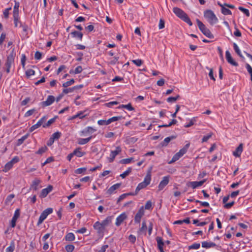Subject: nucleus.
Here are the masks:
<instances>
[{
  "label": "nucleus",
  "instance_id": "nucleus-2",
  "mask_svg": "<svg viewBox=\"0 0 252 252\" xmlns=\"http://www.w3.org/2000/svg\"><path fill=\"white\" fill-rule=\"evenodd\" d=\"M151 180V171L149 170L147 175H146L144 180L143 182L139 183L136 188V193L138 192L142 189L146 188L148 185L150 184Z\"/></svg>",
  "mask_w": 252,
  "mask_h": 252
},
{
  "label": "nucleus",
  "instance_id": "nucleus-41",
  "mask_svg": "<svg viewBox=\"0 0 252 252\" xmlns=\"http://www.w3.org/2000/svg\"><path fill=\"white\" fill-rule=\"evenodd\" d=\"M74 80L73 79H72L70 80L63 83V87L64 88H67V87L72 85L74 83Z\"/></svg>",
  "mask_w": 252,
  "mask_h": 252
},
{
  "label": "nucleus",
  "instance_id": "nucleus-9",
  "mask_svg": "<svg viewBox=\"0 0 252 252\" xmlns=\"http://www.w3.org/2000/svg\"><path fill=\"white\" fill-rule=\"evenodd\" d=\"M206 181V179H204L199 182L197 181H192L189 182L187 183V186L188 187H191L192 189H195L197 187H200L203 185V184Z\"/></svg>",
  "mask_w": 252,
  "mask_h": 252
},
{
  "label": "nucleus",
  "instance_id": "nucleus-13",
  "mask_svg": "<svg viewBox=\"0 0 252 252\" xmlns=\"http://www.w3.org/2000/svg\"><path fill=\"white\" fill-rule=\"evenodd\" d=\"M127 218V215L125 213L121 214L116 219L115 224L116 226H120L122 223Z\"/></svg>",
  "mask_w": 252,
  "mask_h": 252
},
{
  "label": "nucleus",
  "instance_id": "nucleus-25",
  "mask_svg": "<svg viewBox=\"0 0 252 252\" xmlns=\"http://www.w3.org/2000/svg\"><path fill=\"white\" fill-rule=\"evenodd\" d=\"M73 153L74 155H75L78 157H81L85 154V152H83L81 151V148H78L76 149L73 152Z\"/></svg>",
  "mask_w": 252,
  "mask_h": 252
},
{
  "label": "nucleus",
  "instance_id": "nucleus-7",
  "mask_svg": "<svg viewBox=\"0 0 252 252\" xmlns=\"http://www.w3.org/2000/svg\"><path fill=\"white\" fill-rule=\"evenodd\" d=\"M53 209L51 208H48L44 210L39 218L37 225H38L42 223L44 220L47 218L48 215H49V214H51L53 212Z\"/></svg>",
  "mask_w": 252,
  "mask_h": 252
},
{
  "label": "nucleus",
  "instance_id": "nucleus-26",
  "mask_svg": "<svg viewBox=\"0 0 252 252\" xmlns=\"http://www.w3.org/2000/svg\"><path fill=\"white\" fill-rule=\"evenodd\" d=\"M71 34L74 37H77L80 40H82L83 37V33L81 32L74 31L71 32Z\"/></svg>",
  "mask_w": 252,
  "mask_h": 252
},
{
  "label": "nucleus",
  "instance_id": "nucleus-47",
  "mask_svg": "<svg viewBox=\"0 0 252 252\" xmlns=\"http://www.w3.org/2000/svg\"><path fill=\"white\" fill-rule=\"evenodd\" d=\"M61 136V133L60 132H56L53 133L51 136V137L53 139V140H57Z\"/></svg>",
  "mask_w": 252,
  "mask_h": 252
},
{
  "label": "nucleus",
  "instance_id": "nucleus-58",
  "mask_svg": "<svg viewBox=\"0 0 252 252\" xmlns=\"http://www.w3.org/2000/svg\"><path fill=\"white\" fill-rule=\"evenodd\" d=\"M132 62L137 66H140L143 63V61L140 59L132 60Z\"/></svg>",
  "mask_w": 252,
  "mask_h": 252
},
{
  "label": "nucleus",
  "instance_id": "nucleus-57",
  "mask_svg": "<svg viewBox=\"0 0 252 252\" xmlns=\"http://www.w3.org/2000/svg\"><path fill=\"white\" fill-rule=\"evenodd\" d=\"M35 73V71L32 69H28L26 71V74L28 77L32 75H33Z\"/></svg>",
  "mask_w": 252,
  "mask_h": 252
},
{
  "label": "nucleus",
  "instance_id": "nucleus-42",
  "mask_svg": "<svg viewBox=\"0 0 252 252\" xmlns=\"http://www.w3.org/2000/svg\"><path fill=\"white\" fill-rule=\"evenodd\" d=\"M48 148L46 146H44L43 147H42L40 148L36 152V153L37 154H42L43 153H45L47 150Z\"/></svg>",
  "mask_w": 252,
  "mask_h": 252
},
{
  "label": "nucleus",
  "instance_id": "nucleus-54",
  "mask_svg": "<svg viewBox=\"0 0 252 252\" xmlns=\"http://www.w3.org/2000/svg\"><path fill=\"white\" fill-rule=\"evenodd\" d=\"M82 71V68L81 66H78L75 69L74 71L71 70L70 71V73H71L72 72L74 73L75 74H78L80 72H81Z\"/></svg>",
  "mask_w": 252,
  "mask_h": 252
},
{
  "label": "nucleus",
  "instance_id": "nucleus-8",
  "mask_svg": "<svg viewBox=\"0 0 252 252\" xmlns=\"http://www.w3.org/2000/svg\"><path fill=\"white\" fill-rule=\"evenodd\" d=\"M121 151L122 149L120 146L117 147L115 151H112L110 154V157L108 158L109 161L110 162H113L116 156L119 154Z\"/></svg>",
  "mask_w": 252,
  "mask_h": 252
},
{
  "label": "nucleus",
  "instance_id": "nucleus-53",
  "mask_svg": "<svg viewBox=\"0 0 252 252\" xmlns=\"http://www.w3.org/2000/svg\"><path fill=\"white\" fill-rule=\"evenodd\" d=\"M108 122V120H100L98 121L97 123L100 126L108 125L109 124H110V123Z\"/></svg>",
  "mask_w": 252,
  "mask_h": 252
},
{
  "label": "nucleus",
  "instance_id": "nucleus-38",
  "mask_svg": "<svg viewBox=\"0 0 252 252\" xmlns=\"http://www.w3.org/2000/svg\"><path fill=\"white\" fill-rule=\"evenodd\" d=\"M147 229V226L146 225V223L145 221H143L142 223V226L140 228L139 231L141 232H144L145 233H146Z\"/></svg>",
  "mask_w": 252,
  "mask_h": 252
},
{
  "label": "nucleus",
  "instance_id": "nucleus-56",
  "mask_svg": "<svg viewBox=\"0 0 252 252\" xmlns=\"http://www.w3.org/2000/svg\"><path fill=\"white\" fill-rule=\"evenodd\" d=\"M246 67L247 69L248 72H249V73L250 74V75L251 76V78H252V67L248 63H246Z\"/></svg>",
  "mask_w": 252,
  "mask_h": 252
},
{
  "label": "nucleus",
  "instance_id": "nucleus-11",
  "mask_svg": "<svg viewBox=\"0 0 252 252\" xmlns=\"http://www.w3.org/2000/svg\"><path fill=\"white\" fill-rule=\"evenodd\" d=\"M55 97L53 95H49L47 100L41 102L42 107H46L51 105L55 101Z\"/></svg>",
  "mask_w": 252,
  "mask_h": 252
},
{
  "label": "nucleus",
  "instance_id": "nucleus-29",
  "mask_svg": "<svg viewBox=\"0 0 252 252\" xmlns=\"http://www.w3.org/2000/svg\"><path fill=\"white\" fill-rule=\"evenodd\" d=\"M65 239L67 241H72L75 239V236L72 233H68L65 235Z\"/></svg>",
  "mask_w": 252,
  "mask_h": 252
},
{
  "label": "nucleus",
  "instance_id": "nucleus-27",
  "mask_svg": "<svg viewBox=\"0 0 252 252\" xmlns=\"http://www.w3.org/2000/svg\"><path fill=\"white\" fill-rule=\"evenodd\" d=\"M92 138V136H90L87 138H79L78 141V143L80 145H84L90 141Z\"/></svg>",
  "mask_w": 252,
  "mask_h": 252
},
{
  "label": "nucleus",
  "instance_id": "nucleus-14",
  "mask_svg": "<svg viewBox=\"0 0 252 252\" xmlns=\"http://www.w3.org/2000/svg\"><path fill=\"white\" fill-rule=\"evenodd\" d=\"M225 55L226 60L230 64L235 66H237L238 65V63L233 60L230 52L228 51H226Z\"/></svg>",
  "mask_w": 252,
  "mask_h": 252
},
{
  "label": "nucleus",
  "instance_id": "nucleus-33",
  "mask_svg": "<svg viewBox=\"0 0 252 252\" xmlns=\"http://www.w3.org/2000/svg\"><path fill=\"white\" fill-rule=\"evenodd\" d=\"M19 3L15 2L13 8V15H19Z\"/></svg>",
  "mask_w": 252,
  "mask_h": 252
},
{
  "label": "nucleus",
  "instance_id": "nucleus-40",
  "mask_svg": "<svg viewBox=\"0 0 252 252\" xmlns=\"http://www.w3.org/2000/svg\"><path fill=\"white\" fill-rule=\"evenodd\" d=\"M221 12L222 14L225 15L232 14L231 11L229 9L224 7H222V8H221Z\"/></svg>",
  "mask_w": 252,
  "mask_h": 252
},
{
  "label": "nucleus",
  "instance_id": "nucleus-10",
  "mask_svg": "<svg viewBox=\"0 0 252 252\" xmlns=\"http://www.w3.org/2000/svg\"><path fill=\"white\" fill-rule=\"evenodd\" d=\"M144 208L143 206H142L135 215L134 218V221L137 223H139L140 222L141 219L142 217L144 215Z\"/></svg>",
  "mask_w": 252,
  "mask_h": 252
},
{
  "label": "nucleus",
  "instance_id": "nucleus-44",
  "mask_svg": "<svg viewBox=\"0 0 252 252\" xmlns=\"http://www.w3.org/2000/svg\"><path fill=\"white\" fill-rule=\"evenodd\" d=\"M67 252H72L74 250V246L73 245H67L65 247Z\"/></svg>",
  "mask_w": 252,
  "mask_h": 252
},
{
  "label": "nucleus",
  "instance_id": "nucleus-37",
  "mask_svg": "<svg viewBox=\"0 0 252 252\" xmlns=\"http://www.w3.org/2000/svg\"><path fill=\"white\" fill-rule=\"evenodd\" d=\"M132 168L129 167L125 172L120 175V177L122 178H126L131 172Z\"/></svg>",
  "mask_w": 252,
  "mask_h": 252
},
{
  "label": "nucleus",
  "instance_id": "nucleus-49",
  "mask_svg": "<svg viewBox=\"0 0 252 252\" xmlns=\"http://www.w3.org/2000/svg\"><path fill=\"white\" fill-rule=\"evenodd\" d=\"M11 10V7H9V8H6L4 10L3 14L4 17L5 19H7L9 17V12Z\"/></svg>",
  "mask_w": 252,
  "mask_h": 252
},
{
  "label": "nucleus",
  "instance_id": "nucleus-15",
  "mask_svg": "<svg viewBox=\"0 0 252 252\" xmlns=\"http://www.w3.org/2000/svg\"><path fill=\"white\" fill-rule=\"evenodd\" d=\"M169 181V177H164L158 185V190H161L168 184Z\"/></svg>",
  "mask_w": 252,
  "mask_h": 252
},
{
  "label": "nucleus",
  "instance_id": "nucleus-31",
  "mask_svg": "<svg viewBox=\"0 0 252 252\" xmlns=\"http://www.w3.org/2000/svg\"><path fill=\"white\" fill-rule=\"evenodd\" d=\"M84 112L83 111H81L78 113L76 115L73 116L70 119L73 120L77 118H79L80 119H83L87 115H83Z\"/></svg>",
  "mask_w": 252,
  "mask_h": 252
},
{
  "label": "nucleus",
  "instance_id": "nucleus-22",
  "mask_svg": "<svg viewBox=\"0 0 252 252\" xmlns=\"http://www.w3.org/2000/svg\"><path fill=\"white\" fill-rule=\"evenodd\" d=\"M156 241L158 244V247L159 250H161V249H163V246L164 245V242H163V240L160 237H156Z\"/></svg>",
  "mask_w": 252,
  "mask_h": 252
},
{
  "label": "nucleus",
  "instance_id": "nucleus-28",
  "mask_svg": "<svg viewBox=\"0 0 252 252\" xmlns=\"http://www.w3.org/2000/svg\"><path fill=\"white\" fill-rule=\"evenodd\" d=\"M58 118L57 116H55L53 118L49 120L47 123H45L43 125V127H46L50 126L52 124H53L55 122L56 119Z\"/></svg>",
  "mask_w": 252,
  "mask_h": 252
},
{
  "label": "nucleus",
  "instance_id": "nucleus-19",
  "mask_svg": "<svg viewBox=\"0 0 252 252\" xmlns=\"http://www.w3.org/2000/svg\"><path fill=\"white\" fill-rule=\"evenodd\" d=\"M176 136L172 135L170 137H166L164 139L163 141H162L160 145L162 147H166L168 145V143L170 142L171 140H173L176 138Z\"/></svg>",
  "mask_w": 252,
  "mask_h": 252
},
{
  "label": "nucleus",
  "instance_id": "nucleus-20",
  "mask_svg": "<svg viewBox=\"0 0 252 252\" xmlns=\"http://www.w3.org/2000/svg\"><path fill=\"white\" fill-rule=\"evenodd\" d=\"M40 180L38 179H34L31 185L30 189H33L34 190H37L38 189V186L40 183Z\"/></svg>",
  "mask_w": 252,
  "mask_h": 252
},
{
  "label": "nucleus",
  "instance_id": "nucleus-23",
  "mask_svg": "<svg viewBox=\"0 0 252 252\" xmlns=\"http://www.w3.org/2000/svg\"><path fill=\"white\" fill-rule=\"evenodd\" d=\"M216 246V244L213 242H208L204 241L202 242V247L205 248H210L211 247H214Z\"/></svg>",
  "mask_w": 252,
  "mask_h": 252
},
{
  "label": "nucleus",
  "instance_id": "nucleus-60",
  "mask_svg": "<svg viewBox=\"0 0 252 252\" xmlns=\"http://www.w3.org/2000/svg\"><path fill=\"white\" fill-rule=\"evenodd\" d=\"M86 169V168L85 167L78 168L75 171V173L76 174H81L85 172Z\"/></svg>",
  "mask_w": 252,
  "mask_h": 252
},
{
  "label": "nucleus",
  "instance_id": "nucleus-35",
  "mask_svg": "<svg viewBox=\"0 0 252 252\" xmlns=\"http://www.w3.org/2000/svg\"><path fill=\"white\" fill-rule=\"evenodd\" d=\"M233 47H234V49L235 51V52L241 57V58H243V56H242L241 53V51H240V50L239 49L238 46H237V45L236 44V43H233Z\"/></svg>",
  "mask_w": 252,
  "mask_h": 252
},
{
  "label": "nucleus",
  "instance_id": "nucleus-24",
  "mask_svg": "<svg viewBox=\"0 0 252 252\" xmlns=\"http://www.w3.org/2000/svg\"><path fill=\"white\" fill-rule=\"evenodd\" d=\"M120 186V183H117L111 186L107 190L108 193L112 194L116 189H118Z\"/></svg>",
  "mask_w": 252,
  "mask_h": 252
},
{
  "label": "nucleus",
  "instance_id": "nucleus-51",
  "mask_svg": "<svg viewBox=\"0 0 252 252\" xmlns=\"http://www.w3.org/2000/svg\"><path fill=\"white\" fill-rule=\"evenodd\" d=\"M133 159L132 158H125L120 160V163L122 164H127L130 163L131 160Z\"/></svg>",
  "mask_w": 252,
  "mask_h": 252
},
{
  "label": "nucleus",
  "instance_id": "nucleus-63",
  "mask_svg": "<svg viewBox=\"0 0 252 252\" xmlns=\"http://www.w3.org/2000/svg\"><path fill=\"white\" fill-rule=\"evenodd\" d=\"M73 92V90L72 87V88H68V89H64L63 91V93L64 94H67L69 93H71V92Z\"/></svg>",
  "mask_w": 252,
  "mask_h": 252
},
{
  "label": "nucleus",
  "instance_id": "nucleus-43",
  "mask_svg": "<svg viewBox=\"0 0 252 252\" xmlns=\"http://www.w3.org/2000/svg\"><path fill=\"white\" fill-rule=\"evenodd\" d=\"M41 126V125L40 124V123H39L38 122L35 125H33L30 128V132H32L33 131V130H34L35 129L38 128V127H39L40 126Z\"/></svg>",
  "mask_w": 252,
  "mask_h": 252
},
{
  "label": "nucleus",
  "instance_id": "nucleus-21",
  "mask_svg": "<svg viewBox=\"0 0 252 252\" xmlns=\"http://www.w3.org/2000/svg\"><path fill=\"white\" fill-rule=\"evenodd\" d=\"M113 216L107 217L104 220H103L101 223L102 226L105 228V227L109 225L112 222Z\"/></svg>",
  "mask_w": 252,
  "mask_h": 252
},
{
  "label": "nucleus",
  "instance_id": "nucleus-3",
  "mask_svg": "<svg viewBox=\"0 0 252 252\" xmlns=\"http://www.w3.org/2000/svg\"><path fill=\"white\" fill-rule=\"evenodd\" d=\"M204 17L207 19L208 22L211 25L217 23L218 19L213 11L211 10H206L204 13Z\"/></svg>",
  "mask_w": 252,
  "mask_h": 252
},
{
  "label": "nucleus",
  "instance_id": "nucleus-1",
  "mask_svg": "<svg viewBox=\"0 0 252 252\" xmlns=\"http://www.w3.org/2000/svg\"><path fill=\"white\" fill-rule=\"evenodd\" d=\"M174 13L180 19L188 23L189 26H192V23L188 15L181 9L178 7L173 8Z\"/></svg>",
  "mask_w": 252,
  "mask_h": 252
},
{
  "label": "nucleus",
  "instance_id": "nucleus-16",
  "mask_svg": "<svg viewBox=\"0 0 252 252\" xmlns=\"http://www.w3.org/2000/svg\"><path fill=\"white\" fill-rule=\"evenodd\" d=\"M94 227L97 231V233L99 234H103L105 230V228L99 221H96L94 223Z\"/></svg>",
  "mask_w": 252,
  "mask_h": 252
},
{
  "label": "nucleus",
  "instance_id": "nucleus-39",
  "mask_svg": "<svg viewBox=\"0 0 252 252\" xmlns=\"http://www.w3.org/2000/svg\"><path fill=\"white\" fill-rule=\"evenodd\" d=\"M15 249L14 243L11 242L9 247H7L6 249V252H13Z\"/></svg>",
  "mask_w": 252,
  "mask_h": 252
},
{
  "label": "nucleus",
  "instance_id": "nucleus-4",
  "mask_svg": "<svg viewBox=\"0 0 252 252\" xmlns=\"http://www.w3.org/2000/svg\"><path fill=\"white\" fill-rule=\"evenodd\" d=\"M196 23L199 30L207 37L210 38H214L213 35L211 33L210 30L206 28L205 25L199 19H196Z\"/></svg>",
  "mask_w": 252,
  "mask_h": 252
},
{
  "label": "nucleus",
  "instance_id": "nucleus-17",
  "mask_svg": "<svg viewBox=\"0 0 252 252\" xmlns=\"http://www.w3.org/2000/svg\"><path fill=\"white\" fill-rule=\"evenodd\" d=\"M20 216V211L19 209H17L15 211L14 216L12 219V220L11 221V226L12 227H14L16 225V222L17 220V219Z\"/></svg>",
  "mask_w": 252,
  "mask_h": 252
},
{
  "label": "nucleus",
  "instance_id": "nucleus-50",
  "mask_svg": "<svg viewBox=\"0 0 252 252\" xmlns=\"http://www.w3.org/2000/svg\"><path fill=\"white\" fill-rule=\"evenodd\" d=\"M239 9L243 12L244 14L246 15L247 16H250V12L248 9H246L243 7L240 6L239 7Z\"/></svg>",
  "mask_w": 252,
  "mask_h": 252
},
{
  "label": "nucleus",
  "instance_id": "nucleus-52",
  "mask_svg": "<svg viewBox=\"0 0 252 252\" xmlns=\"http://www.w3.org/2000/svg\"><path fill=\"white\" fill-rule=\"evenodd\" d=\"M200 245L199 243H194L189 247V249H198L200 248Z\"/></svg>",
  "mask_w": 252,
  "mask_h": 252
},
{
  "label": "nucleus",
  "instance_id": "nucleus-5",
  "mask_svg": "<svg viewBox=\"0 0 252 252\" xmlns=\"http://www.w3.org/2000/svg\"><path fill=\"white\" fill-rule=\"evenodd\" d=\"M189 147V144H186L184 147L181 149L179 152L177 153L173 157L172 159L169 162V164L172 163L178 160L182 156H183L187 151Z\"/></svg>",
  "mask_w": 252,
  "mask_h": 252
},
{
  "label": "nucleus",
  "instance_id": "nucleus-34",
  "mask_svg": "<svg viewBox=\"0 0 252 252\" xmlns=\"http://www.w3.org/2000/svg\"><path fill=\"white\" fill-rule=\"evenodd\" d=\"M96 131V129H94L92 127L88 126L85 129L82 131V133L83 134H86L87 133L93 132Z\"/></svg>",
  "mask_w": 252,
  "mask_h": 252
},
{
  "label": "nucleus",
  "instance_id": "nucleus-45",
  "mask_svg": "<svg viewBox=\"0 0 252 252\" xmlns=\"http://www.w3.org/2000/svg\"><path fill=\"white\" fill-rule=\"evenodd\" d=\"M122 118V116L113 117L108 119V122L110 124L118 120H121Z\"/></svg>",
  "mask_w": 252,
  "mask_h": 252
},
{
  "label": "nucleus",
  "instance_id": "nucleus-48",
  "mask_svg": "<svg viewBox=\"0 0 252 252\" xmlns=\"http://www.w3.org/2000/svg\"><path fill=\"white\" fill-rule=\"evenodd\" d=\"M14 18V23L15 27H18V24L19 23H21V22L19 20V15H13Z\"/></svg>",
  "mask_w": 252,
  "mask_h": 252
},
{
  "label": "nucleus",
  "instance_id": "nucleus-61",
  "mask_svg": "<svg viewBox=\"0 0 252 252\" xmlns=\"http://www.w3.org/2000/svg\"><path fill=\"white\" fill-rule=\"evenodd\" d=\"M54 160L53 157H49L47 158L45 161L42 163V166H43L47 163H50Z\"/></svg>",
  "mask_w": 252,
  "mask_h": 252
},
{
  "label": "nucleus",
  "instance_id": "nucleus-6",
  "mask_svg": "<svg viewBox=\"0 0 252 252\" xmlns=\"http://www.w3.org/2000/svg\"><path fill=\"white\" fill-rule=\"evenodd\" d=\"M15 53L13 50L10 54L7 56L5 66L6 67V71L7 73L10 72V68L12 63L14 62L15 58Z\"/></svg>",
  "mask_w": 252,
  "mask_h": 252
},
{
  "label": "nucleus",
  "instance_id": "nucleus-30",
  "mask_svg": "<svg viewBox=\"0 0 252 252\" xmlns=\"http://www.w3.org/2000/svg\"><path fill=\"white\" fill-rule=\"evenodd\" d=\"M119 108H126L129 111H133L134 110V108L132 106L131 103H128L126 105H121L119 107Z\"/></svg>",
  "mask_w": 252,
  "mask_h": 252
},
{
  "label": "nucleus",
  "instance_id": "nucleus-55",
  "mask_svg": "<svg viewBox=\"0 0 252 252\" xmlns=\"http://www.w3.org/2000/svg\"><path fill=\"white\" fill-rule=\"evenodd\" d=\"M14 196H15V195L13 194H11L8 195L6 199L5 203L7 204L10 203L11 201V200L13 199V198L14 197Z\"/></svg>",
  "mask_w": 252,
  "mask_h": 252
},
{
  "label": "nucleus",
  "instance_id": "nucleus-32",
  "mask_svg": "<svg viewBox=\"0 0 252 252\" xmlns=\"http://www.w3.org/2000/svg\"><path fill=\"white\" fill-rule=\"evenodd\" d=\"M13 164L12 163V162L10 161L8 162L4 166V169H3V171L4 172H6L9 171L13 166Z\"/></svg>",
  "mask_w": 252,
  "mask_h": 252
},
{
  "label": "nucleus",
  "instance_id": "nucleus-64",
  "mask_svg": "<svg viewBox=\"0 0 252 252\" xmlns=\"http://www.w3.org/2000/svg\"><path fill=\"white\" fill-rule=\"evenodd\" d=\"M42 54L39 51H36L34 55V58L36 60H40L41 58Z\"/></svg>",
  "mask_w": 252,
  "mask_h": 252
},
{
  "label": "nucleus",
  "instance_id": "nucleus-36",
  "mask_svg": "<svg viewBox=\"0 0 252 252\" xmlns=\"http://www.w3.org/2000/svg\"><path fill=\"white\" fill-rule=\"evenodd\" d=\"M29 134H27L23 136H22L21 138L19 139L17 141V145L19 146L21 145L24 141L28 137Z\"/></svg>",
  "mask_w": 252,
  "mask_h": 252
},
{
  "label": "nucleus",
  "instance_id": "nucleus-46",
  "mask_svg": "<svg viewBox=\"0 0 252 252\" xmlns=\"http://www.w3.org/2000/svg\"><path fill=\"white\" fill-rule=\"evenodd\" d=\"M196 117H193L190 120V122L189 124H187L185 126V127H190L191 126H192V125H194V123L196 122Z\"/></svg>",
  "mask_w": 252,
  "mask_h": 252
},
{
  "label": "nucleus",
  "instance_id": "nucleus-18",
  "mask_svg": "<svg viewBox=\"0 0 252 252\" xmlns=\"http://www.w3.org/2000/svg\"><path fill=\"white\" fill-rule=\"evenodd\" d=\"M243 146L242 143L239 144L238 147L236 149L235 151L233 152V155L236 157H240L242 152H243Z\"/></svg>",
  "mask_w": 252,
  "mask_h": 252
},
{
  "label": "nucleus",
  "instance_id": "nucleus-59",
  "mask_svg": "<svg viewBox=\"0 0 252 252\" xmlns=\"http://www.w3.org/2000/svg\"><path fill=\"white\" fill-rule=\"evenodd\" d=\"M35 111V109H32L31 110H30L28 111L25 114V117H27L29 116H31L33 114V113Z\"/></svg>",
  "mask_w": 252,
  "mask_h": 252
},
{
  "label": "nucleus",
  "instance_id": "nucleus-62",
  "mask_svg": "<svg viewBox=\"0 0 252 252\" xmlns=\"http://www.w3.org/2000/svg\"><path fill=\"white\" fill-rule=\"evenodd\" d=\"M152 202L150 200H149L146 202L145 205V209L149 210L152 207Z\"/></svg>",
  "mask_w": 252,
  "mask_h": 252
},
{
  "label": "nucleus",
  "instance_id": "nucleus-12",
  "mask_svg": "<svg viewBox=\"0 0 252 252\" xmlns=\"http://www.w3.org/2000/svg\"><path fill=\"white\" fill-rule=\"evenodd\" d=\"M52 189L53 186L52 185H49L47 188L41 190L39 197L41 198L45 197Z\"/></svg>",
  "mask_w": 252,
  "mask_h": 252
}]
</instances>
